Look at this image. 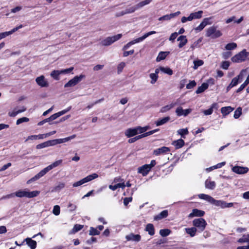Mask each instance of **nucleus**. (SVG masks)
<instances>
[{"label":"nucleus","instance_id":"f257e3e1","mask_svg":"<svg viewBox=\"0 0 249 249\" xmlns=\"http://www.w3.org/2000/svg\"><path fill=\"white\" fill-rule=\"evenodd\" d=\"M198 196L199 198L205 200L211 204H213L216 206L220 207L222 209L230 208L233 206V203H227L223 200H216L211 196L208 195L200 194L198 195Z\"/></svg>","mask_w":249,"mask_h":249},{"label":"nucleus","instance_id":"f03ea898","mask_svg":"<svg viewBox=\"0 0 249 249\" xmlns=\"http://www.w3.org/2000/svg\"><path fill=\"white\" fill-rule=\"evenodd\" d=\"M62 160H57L52 164H50V165L48 166L46 168H44L43 170L40 171L38 174H37L36 176H35L34 177H33L32 178L29 179L27 181V183H30L31 182L36 181L43 176H44L47 172H48L49 171L53 169V168H55L58 165H59L62 163Z\"/></svg>","mask_w":249,"mask_h":249},{"label":"nucleus","instance_id":"7ed1b4c3","mask_svg":"<svg viewBox=\"0 0 249 249\" xmlns=\"http://www.w3.org/2000/svg\"><path fill=\"white\" fill-rule=\"evenodd\" d=\"M156 33V32L154 31L149 32L145 34L143 36H142L140 37H139L138 38H136L135 39H134L133 40H132V41H130L129 42H128V43H127L125 45H124L123 47V50H126L132 45H133V44L138 43V42H140L143 41L144 39H145L146 37H147L149 36L155 34Z\"/></svg>","mask_w":249,"mask_h":249},{"label":"nucleus","instance_id":"20e7f679","mask_svg":"<svg viewBox=\"0 0 249 249\" xmlns=\"http://www.w3.org/2000/svg\"><path fill=\"white\" fill-rule=\"evenodd\" d=\"M193 225L195 227L197 228L199 232H202L205 230L207 222L204 218H199L195 219L193 221Z\"/></svg>","mask_w":249,"mask_h":249},{"label":"nucleus","instance_id":"39448f33","mask_svg":"<svg viewBox=\"0 0 249 249\" xmlns=\"http://www.w3.org/2000/svg\"><path fill=\"white\" fill-rule=\"evenodd\" d=\"M217 27L213 26L209 27L206 32V36L207 37H211L212 38H218L222 36L220 31L217 30Z\"/></svg>","mask_w":249,"mask_h":249},{"label":"nucleus","instance_id":"423d86ee","mask_svg":"<svg viewBox=\"0 0 249 249\" xmlns=\"http://www.w3.org/2000/svg\"><path fill=\"white\" fill-rule=\"evenodd\" d=\"M249 53L247 52L245 49H244L235 55L231 58V61L233 62H240L246 60L248 56Z\"/></svg>","mask_w":249,"mask_h":249},{"label":"nucleus","instance_id":"0eeeda50","mask_svg":"<svg viewBox=\"0 0 249 249\" xmlns=\"http://www.w3.org/2000/svg\"><path fill=\"white\" fill-rule=\"evenodd\" d=\"M98 177V174L96 173H93L91 175H89L87 177H85V178L81 179L80 180L77 181L76 182H74L72 184V186L73 187H77L78 186H79L86 182H88L89 181H90L94 179H95Z\"/></svg>","mask_w":249,"mask_h":249},{"label":"nucleus","instance_id":"6e6552de","mask_svg":"<svg viewBox=\"0 0 249 249\" xmlns=\"http://www.w3.org/2000/svg\"><path fill=\"white\" fill-rule=\"evenodd\" d=\"M122 36V35L119 34L112 36L107 37L101 42V44L105 46H109L114 42L119 40Z\"/></svg>","mask_w":249,"mask_h":249},{"label":"nucleus","instance_id":"1a4fd4ad","mask_svg":"<svg viewBox=\"0 0 249 249\" xmlns=\"http://www.w3.org/2000/svg\"><path fill=\"white\" fill-rule=\"evenodd\" d=\"M85 77L84 75L81 74L79 76H76L70 80L68 83L65 84V88L73 87L80 82Z\"/></svg>","mask_w":249,"mask_h":249},{"label":"nucleus","instance_id":"9d476101","mask_svg":"<svg viewBox=\"0 0 249 249\" xmlns=\"http://www.w3.org/2000/svg\"><path fill=\"white\" fill-rule=\"evenodd\" d=\"M170 149L169 147L166 146H162L161 147L155 149L153 152V155L155 156H159L160 155L166 154L170 152Z\"/></svg>","mask_w":249,"mask_h":249},{"label":"nucleus","instance_id":"9b49d317","mask_svg":"<svg viewBox=\"0 0 249 249\" xmlns=\"http://www.w3.org/2000/svg\"><path fill=\"white\" fill-rule=\"evenodd\" d=\"M192 110L191 108L183 109L182 107H179L176 109V113L178 116H183L186 117L191 112Z\"/></svg>","mask_w":249,"mask_h":249},{"label":"nucleus","instance_id":"f8f14e48","mask_svg":"<svg viewBox=\"0 0 249 249\" xmlns=\"http://www.w3.org/2000/svg\"><path fill=\"white\" fill-rule=\"evenodd\" d=\"M232 171L237 174H244L248 172L249 168L247 167L235 166L232 168Z\"/></svg>","mask_w":249,"mask_h":249},{"label":"nucleus","instance_id":"ddd939ff","mask_svg":"<svg viewBox=\"0 0 249 249\" xmlns=\"http://www.w3.org/2000/svg\"><path fill=\"white\" fill-rule=\"evenodd\" d=\"M36 81L37 85L41 87H48L49 86V84L45 80V77L43 75L37 77L36 79Z\"/></svg>","mask_w":249,"mask_h":249},{"label":"nucleus","instance_id":"4468645a","mask_svg":"<svg viewBox=\"0 0 249 249\" xmlns=\"http://www.w3.org/2000/svg\"><path fill=\"white\" fill-rule=\"evenodd\" d=\"M204 214V211L198 210L197 209H194L192 210V212L188 215V217L189 218H191L195 216L201 217L203 216Z\"/></svg>","mask_w":249,"mask_h":249},{"label":"nucleus","instance_id":"2eb2a0df","mask_svg":"<svg viewBox=\"0 0 249 249\" xmlns=\"http://www.w3.org/2000/svg\"><path fill=\"white\" fill-rule=\"evenodd\" d=\"M151 170L150 167L148 164H144L138 169V172L141 174L143 176H146Z\"/></svg>","mask_w":249,"mask_h":249},{"label":"nucleus","instance_id":"dca6fc26","mask_svg":"<svg viewBox=\"0 0 249 249\" xmlns=\"http://www.w3.org/2000/svg\"><path fill=\"white\" fill-rule=\"evenodd\" d=\"M138 133H139L137 127L135 128H128L126 129L124 132L125 135L127 138H130L133 136H134L138 134Z\"/></svg>","mask_w":249,"mask_h":249},{"label":"nucleus","instance_id":"f3484780","mask_svg":"<svg viewBox=\"0 0 249 249\" xmlns=\"http://www.w3.org/2000/svg\"><path fill=\"white\" fill-rule=\"evenodd\" d=\"M180 14L179 11H178L177 12L171 13L170 14H168L164 15L162 17H160L159 18V20L160 21H163V20H169L172 18L179 15Z\"/></svg>","mask_w":249,"mask_h":249},{"label":"nucleus","instance_id":"a211bd4d","mask_svg":"<svg viewBox=\"0 0 249 249\" xmlns=\"http://www.w3.org/2000/svg\"><path fill=\"white\" fill-rule=\"evenodd\" d=\"M168 215L167 210H164L160 212L159 214L154 216V219L156 221H158L163 218H166Z\"/></svg>","mask_w":249,"mask_h":249},{"label":"nucleus","instance_id":"6ab92c4d","mask_svg":"<svg viewBox=\"0 0 249 249\" xmlns=\"http://www.w3.org/2000/svg\"><path fill=\"white\" fill-rule=\"evenodd\" d=\"M141 236L139 234H134L133 233H131L129 235H127L126 236V239L128 241H134L139 242L141 240Z\"/></svg>","mask_w":249,"mask_h":249},{"label":"nucleus","instance_id":"aec40b11","mask_svg":"<svg viewBox=\"0 0 249 249\" xmlns=\"http://www.w3.org/2000/svg\"><path fill=\"white\" fill-rule=\"evenodd\" d=\"M28 246L31 249H35L36 247V241L32 240L30 238H27L24 240Z\"/></svg>","mask_w":249,"mask_h":249},{"label":"nucleus","instance_id":"412c9836","mask_svg":"<svg viewBox=\"0 0 249 249\" xmlns=\"http://www.w3.org/2000/svg\"><path fill=\"white\" fill-rule=\"evenodd\" d=\"M177 40L180 41L178 44V47L179 48L183 47L187 43V39L185 36H180L178 38Z\"/></svg>","mask_w":249,"mask_h":249},{"label":"nucleus","instance_id":"4be33fe9","mask_svg":"<svg viewBox=\"0 0 249 249\" xmlns=\"http://www.w3.org/2000/svg\"><path fill=\"white\" fill-rule=\"evenodd\" d=\"M184 141L181 139L172 142V144L175 147L176 149L181 148L184 145Z\"/></svg>","mask_w":249,"mask_h":249},{"label":"nucleus","instance_id":"5701e85b","mask_svg":"<svg viewBox=\"0 0 249 249\" xmlns=\"http://www.w3.org/2000/svg\"><path fill=\"white\" fill-rule=\"evenodd\" d=\"M233 110V108L231 107H222L221 108V113L223 116H226L228 115Z\"/></svg>","mask_w":249,"mask_h":249},{"label":"nucleus","instance_id":"b1692460","mask_svg":"<svg viewBox=\"0 0 249 249\" xmlns=\"http://www.w3.org/2000/svg\"><path fill=\"white\" fill-rule=\"evenodd\" d=\"M209 87L208 84L207 83H203L201 86L198 87L196 92L197 94L201 93L204 92L206 89H208Z\"/></svg>","mask_w":249,"mask_h":249},{"label":"nucleus","instance_id":"393cba45","mask_svg":"<svg viewBox=\"0 0 249 249\" xmlns=\"http://www.w3.org/2000/svg\"><path fill=\"white\" fill-rule=\"evenodd\" d=\"M186 232L189 234L190 236L194 237L196 233L197 229L196 227L187 228H185Z\"/></svg>","mask_w":249,"mask_h":249},{"label":"nucleus","instance_id":"a878e982","mask_svg":"<svg viewBox=\"0 0 249 249\" xmlns=\"http://www.w3.org/2000/svg\"><path fill=\"white\" fill-rule=\"evenodd\" d=\"M177 104V103H172L170 105H166L160 109V112L161 113H164L167 112V111L171 109L172 108H173L174 106H175Z\"/></svg>","mask_w":249,"mask_h":249},{"label":"nucleus","instance_id":"bb28decb","mask_svg":"<svg viewBox=\"0 0 249 249\" xmlns=\"http://www.w3.org/2000/svg\"><path fill=\"white\" fill-rule=\"evenodd\" d=\"M205 187L207 189L213 190L215 187V183L213 181L207 179L205 182Z\"/></svg>","mask_w":249,"mask_h":249},{"label":"nucleus","instance_id":"cd10ccee","mask_svg":"<svg viewBox=\"0 0 249 249\" xmlns=\"http://www.w3.org/2000/svg\"><path fill=\"white\" fill-rule=\"evenodd\" d=\"M170 119V117L167 116L165 117L164 118H163L162 119L158 120L155 122V124H156V126H160L163 125L166 123H167Z\"/></svg>","mask_w":249,"mask_h":249},{"label":"nucleus","instance_id":"c85d7f7f","mask_svg":"<svg viewBox=\"0 0 249 249\" xmlns=\"http://www.w3.org/2000/svg\"><path fill=\"white\" fill-rule=\"evenodd\" d=\"M145 231H147L150 235H153L155 234V230L152 224H148L145 228Z\"/></svg>","mask_w":249,"mask_h":249},{"label":"nucleus","instance_id":"c756f323","mask_svg":"<svg viewBox=\"0 0 249 249\" xmlns=\"http://www.w3.org/2000/svg\"><path fill=\"white\" fill-rule=\"evenodd\" d=\"M169 53V52H160L159 53L157 58L156 61L157 62L160 61L165 58L167 54Z\"/></svg>","mask_w":249,"mask_h":249},{"label":"nucleus","instance_id":"7c9ffc66","mask_svg":"<svg viewBox=\"0 0 249 249\" xmlns=\"http://www.w3.org/2000/svg\"><path fill=\"white\" fill-rule=\"evenodd\" d=\"M152 0H144L140 2L135 5L136 8L138 9H141L146 5L149 4Z\"/></svg>","mask_w":249,"mask_h":249},{"label":"nucleus","instance_id":"2f4dec72","mask_svg":"<svg viewBox=\"0 0 249 249\" xmlns=\"http://www.w3.org/2000/svg\"><path fill=\"white\" fill-rule=\"evenodd\" d=\"M125 185L124 182L121 183H117L114 185H109V188L113 191H115L117 189L119 188H121L122 189L124 188Z\"/></svg>","mask_w":249,"mask_h":249},{"label":"nucleus","instance_id":"473e14b6","mask_svg":"<svg viewBox=\"0 0 249 249\" xmlns=\"http://www.w3.org/2000/svg\"><path fill=\"white\" fill-rule=\"evenodd\" d=\"M65 184L63 182H59L55 186L52 190V192H59L65 187Z\"/></svg>","mask_w":249,"mask_h":249},{"label":"nucleus","instance_id":"72a5a7b5","mask_svg":"<svg viewBox=\"0 0 249 249\" xmlns=\"http://www.w3.org/2000/svg\"><path fill=\"white\" fill-rule=\"evenodd\" d=\"M25 110H26V108L24 107H23L21 109H19V110H13L12 112H9L8 113V115L10 117H15L16 115H17L18 113L23 112H24Z\"/></svg>","mask_w":249,"mask_h":249},{"label":"nucleus","instance_id":"f704fd0d","mask_svg":"<svg viewBox=\"0 0 249 249\" xmlns=\"http://www.w3.org/2000/svg\"><path fill=\"white\" fill-rule=\"evenodd\" d=\"M242 77V75L241 74V73H240L237 76L233 78L232 79L230 84L233 87H234V86H236L238 84V83L239 82V79Z\"/></svg>","mask_w":249,"mask_h":249},{"label":"nucleus","instance_id":"c9c22d12","mask_svg":"<svg viewBox=\"0 0 249 249\" xmlns=\"http://www.w3.org/2000/svg\"><path fill=\"white\" fill-rule=\"evenodd\" d=\"M61 74L60 70L53 71L51 73V76L53 77L55 80H58L59 79V75Z\"/></svg>","mask_w":249,"mask_h":249},{"label":"nucleus","instance_id":"e433bc0d","mask_svg":"<svg viewBox=\"0 0 249 249\" xmlns=\"http://www.w3.org/2000/svg\"><path fill=\"white\" fill-rule=\"evenodd\" d=\"M160 71H161L164 73L168 74L169 75H171L173 74V71L169 68L160 67Z\"/></svg>","mask_w":249,"mask_h":249},{"label":"nucleus","instance_id":"4c0bfd02","mask_svg":"<svg viewBox=\"0 0 249 249\" xmlns=\"http://www.w3.org/2000/svg\"><path fill=\"white\" fill-rule=\"evenodd\" d=\"M203 13L202 11H198L197 12L192 13H191V15L192 17L194 19H199L202 17V14Z\"/></svg>","mask_w":249,"mask_h":249},{"label":"nucleus","instance_id":"58836bf2","mask_svg":"<svg viewBox=\"0 0 249 249\" xmlns=\"http://www.w3.org/2000/svg\"><path fill=\"white\" fill-rule=\"evenodd\" d=\"M237 47V44L235 43L232 42L227 44L225 46V49L227 50H232Z\"/></svg>","mask_w":249,"mask_h":249},{"label":"nucleus","instance_id":"ea45409f","mask_svg":"<svg viewBox=\"0 0 249 249\" xmlns=\"http://www.w3.org/2000/svg\"><path fill=\"white\" fill-rule=\"evenodd\" d=\"M171 232V231L169 229H161L160 231V234L162 237H166L168 236Z\"/></svg>","mask_w":249,"mask_h":249},{"label":"nucleus","instance_id":"a19ab883","mask_svg":"<svg viewBox=\"0 0 249 249\" xmlns=\"http://www.w3.org/2000/svg\"><path fill=\"white\" fill-rule=\"evenodd\" d=\"M27 191H18L16 192L15 195L19 197H27Z\"/></svg>","mask_w":249,"mask_h":249},{"label":"nucleus","instance_id":"79ce46f5","mask_svg":"<svg viewBox=\"0 0 249 249\" xmlns=\"http://www.w3.org/2000/svg\"><path fill=\"white\" fill-rule=\"evenodd\" d=\"M39 194V192L37 191H34L32 192L27 191V197L32 198L36 196Z\"/></svg>","mask_w":249,"mask_h":249},{"label":"nucleus","instance_id":"37998d69","mask_svg":"<svg viewBox=\"0 0 249 249\" xmlns=\"http://www.w3.org/2000/svg\"><path fill=\"white\" fill-rule=\"evenodd\" d=\"M137 127L138 131V133L140 134L144 133V132H145L147 130L150 129V126L148 125L144 127H141L139 126H137Z\"/></svg>","mask_w":249,"mask_h":249},{"label":"nucleus","instance_id":"c03bdc74","mask_svg":"<svg viewBox=\"0 0 249 249\" xmlns=\"http://www.w3.org/2000/svg\"><path fill=\"white\" fill-rule=\"evenodd\" d=\"M202 38H199L197 40L195 41L190 46V49L193 51L195 48L197 47L198 44L202 42Z\"/></svg>","mask_w":249,"mask_h":249},{"label":"nucleus","instance_id":"a18cd8bd","mask_svg":"<svg viewBox=\"0 0 249 249\" xmlns=\"http://www.w3.org/2000/svg\"><path fill=\"white\" fill-rule=\"evenodd\" d=\"M100 231L93 227H90L89 234L90 235H97L100 234Z\"/></svg>","mask_w":249,"mask_h":249},{"label":"nucleus","instance_id":"49530a36","mask_svg":"<svg viewBox=\"0 0 249 249\" xmlns=\"http://www.w3.org/2000/svg\"><path fill=\"white\" fill-rule=\"evenodd\" d=\"M194 67L195 70L198 68V67L202 66L203 64V61L201 60H195L194 61Z\"/></svg>","mask_w":249,"mask_h":249},{"label":"nucleus","instance_id":"de8ad7c7","mask_svg":"<svg viewBox=\"0 0 249 249\" xmlns=\"http://www.w3.org/2000/svg\"><path fill=\"white\" fill-rule=\"evenodd\" d=\"M242 114V108L241 107H238L234 111V118L235 119L238 118Z\"/></svg>","mask_w":249,"mask_h":249},{"label":"nucleus","instance_id":"09e8293b","mask_svg":"<svg viewBox=\"0 0 249 249\" xmlns=\"http://www.w3.org/2000/svg\"><path fill=\"white\" fill-rule=\"evenodd\" d=\"M178 133L180 135H181V136L182 137L184 138V137L183 136L188 134L189 132H188V130L187 128H185V129H179L178 131Z\"/></svg>","mask_w":249,"mask_h":249},{"label":"nucleus","instance_id":"8fccbe9b","mask_svg":"<svg viewBox=\"0 0 249 249\" xmlns=\"http://www.w3.org/2000/svg\"><path fill=\"white\" fill-rule=\"evenodd\" d=\"M213 17L207 18L203 19L202 22L204 24V25L206 26L207 25H210L212 23V21H211Z\"/></svg>","mask_w":249,"mask_h":249},{"label":"nucleus","instance_id":"3c124183","mask_svg":"<svg viewBox=\"0 0 249 249\" xmlns=\"http://www.w3.org/2000/svg\"><path fill=\"white\" fill-rule=\"evenodd\" d=\"M29 121V118L25 117H22V118H20L17 120V121L16 122V124L18 125L22 123L27 122Z\"/></svg>","mask_w":249,"mask_h":249},{"label":"nucleus","instance_id":"603ef678","mask_svg":"<svg viewBox=\"0 0 249 249\" xmlns=\"http://www.w3.org/2000/svg\"><path fill=\"white\" fill-rule=\"evenodd\" d=\"M83 228V225H79V224H75L72 229V231L74 233L76 232L80 231Z\"/></svg>","mask_w":249,"mask_h":249},{"label":"nucleus","instance_id":"864d4df0","mask_svg":"<svg viewBox=\"0 0 249 249\" xmlns=\"http://www.w3.org/2000/svg\"><path fill=\"white\" fill-rule=\"evenodd\" d=\"M149 76L150 78L151 79L150 83L152 84H154L157 81L158 78V75H157L155 74L152 73L150 74Z\"/></svg>","mask_w":249,"mask_h":249},{"label":"nucleus","instance_id":"5fc2aeb1","mask_svg":"<svg viewBox=\"0 0 249 249\" xmlns=\"http://www.w3.org/2000/svg\"><path fill=\"white\" fill-rule=\"evenodd\" d=\"M137 9L136 8V6H132L129 8H126L125 9V13L127 14H130L134 12L136 10H137Z\"/></svg>","mask_w":249,"mask_h":249},{"label":"nucleus","instance_id":"6e6d98bb","mask_svg":"<svg viewBox=\"0 0 249 249\" xmlns=\"http://www.w3.org/2000/svg\"><path fill=\"white\" fill-rule=\"evenodd\" d=\"M248 234L247 235H244L243 236V237L241 238H240L238 240V242L239 243H245L248 242L249 243V238H248Z\"/></svg>","mask_w":249,"mask_h":249},{"label":"nucleus","instance_id":"4d7b16f0","mask_svg":"<svg viewBox=\"0 0 249 249\" xmlns=\"http://www.w3.org/2000/svg\"><path fill=\"white\" fill-rule=\"evenodd\" d=\"M196 85V83L195 80H193L190 81L188 84L186 85L187 89H191L195 87Z\"/></svg>","mask_w":249,"mask_h":249},{"label":"nucleus","instance_id":"13d9d810","mask_svg":"<svg viewBox=\"0 0 249 249\" xmlns=\"http://www.w3.org/2000/svg\"><path fill=\"white\" fill-rule=\"evenodd\" d=\"M48 146L47 141L42 142L41 143L38 144L36 146V148L39 149L47 147Z\"/></svg>","mask_w":249,"mask_h":249},{"label":"nucleus","instance_id":"bf43d9fd","mask_svg":"<svg viewBox=\"0 0 249 249\" xmlns=\"http://www.w3.org/2000/svg\"><path fill=\"white\" fill-rule=\"evenodd\" d=\"M53 213L55 215H58L60 213V207L58 205H55L53 207Z\"/></svg>","mask_w":249,"mask_h":249},{"label":"nucleus","instance_id":"052dcab7","mask_svg":"<svg viewBox=\"0 0 249 249\" xmlns=\"http://www.w3.org/2000/svg\"><path fill=\"white\" fill-rule=\"evenodd\" d=\"M140 139H142V137H141V136L140 135L135 136V137H134L133 138H130L128 140V142L129 143H133V142H135L136 141H137V140H139Z\"/></svg>","mask_w":249,"mask_h":249},{"label":"nucleus","instance_id":"680f3d73","mask_svg":"<svg viewBox=\"0 0 249 249\" xmlns=\"http://www.w3.org/2000/svg\"><path fill=\"white\" fill-rule=\"evenodd\" d=\"M232 55V53L231 52H223L222 54V57L224 59H227L230 57Z\"/></svg>","mask_w":249,"mask_h":249},{"label":"nucleus","instance_id":"e2e57ef3","mask_svg":"<svg viewBox=\"0 0 249 249\" xmlns=\"http://www.w3.org/2000/svg\"><path fill=\"white\" fill-rule=\"evenodd\" d=\"M230 62L229 61H223L221 64V68L224 70H227L230 66Z\"/></svg>","mask_w":249,"mask_h":249},{"label":"nucleus","instance_id":"0e129e2a","mask_svg":"<svg viewBox=\"0 0 249 249\" xmlns=\"http://www.w3.org/2000/svg\"><path fill=\"white\" fill-rule=\"evenodd\" d=\"M125 64L124 62H121V63H120L118 66V73H120V72H121L124 69V68L125 67Z\"/></svg>","mask_w":249,"mask_h":249},{"label":"nucleus","instance_id":"69168bd1","mask_svg":"<svg viewBox=\"0 0 249 249\" xmlns=\"http://www.w3.org/2000/svg\"><path fill=\"white\" fill-rule=\"evenodd\" d=\"M73 70V67H70L68 69L60 70L61 74L70 73Z\"/></svg>","mask_w":249,"mask_h":249},{"label":"nucleus","instance_id":"338daca9","mask_svg":"<svg viewBox=\"0 0 249 249\" xmlns=\"http://www.w3.org/2000/svg\"><path fill=\"white\" fill-rule=\"evenodd\" d=\"M71 107L70 106V107H68L67 108L57 112V114H58L59 117H60V116H61L62 115H64V114H65L66 113H67V112L70 111L71 110Z\"/></svg>","mask_w":249,"mask_h":249},{"label":"nucleus","instance_id":"774afa93","mask_svg":"<svg viewBox=\"0 0 249 249\" xmlns=\"http://www.w3.org/2000/svg\"><path fill=\"white\" fill-rule=\"evenodd\" d=\"M206 26L204 25V24L201 22L200 25L197 27L195 28V30L196 31H202Z\"/></svg>","mask_w":249,"mask_h":249}]
</instances>
